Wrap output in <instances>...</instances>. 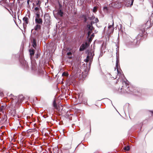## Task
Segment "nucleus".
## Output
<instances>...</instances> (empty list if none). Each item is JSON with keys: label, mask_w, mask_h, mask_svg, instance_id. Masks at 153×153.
<instances>
[{"label": "nucleus", "mask_w": 153, "mask_h": 153, "mask_svg": "<svg viewBox=\"0 0 153 153\" xmlns=\"http://www.w3.org/2000/svg\"><path fill=\"white\" fill-rule=\"evenodd\" d=\"M119 64V62L118 60V59H117V60H116V68H114L115 71H116V69L117 68V73H118L117 75L119 76H122L123 75V74H122V72H121V71H120L118 69V65Z\"/></svg>", "instance_id": "obj_1"}, {"label": "nucleus", "mask_w": 153, "mask_h": 153, "mask_svg": "<svg viewBox=\"0 0 153 153\" xmlns=\"http://www.w3.org/2000/svg\"><path fill=\"white\" fill-rule=\"evenodd\" d=\"M89 46V45L87 42H85L84 44H82L80 46L79 50L80 51L84 50L85 48H87Z\"/></svg>", "instance_id": "obj_2"}, {"label": "nucleus", "mask_w": 153, "mask_h": 153, "mask_svg": "<svg viewBox=\"0 0 153 153\" xmlns=\"http://www.w3.org/2000/svg\"><path fill=\"white\" fill-rule=\"evenodd\" d=\"M92 24L91 23V25L90 24L89 25H88L87 26L88 29L89 30L88 31V37H89L90 36V34L92 33V27H91Z\"/></svg>", "instance_id": "obj_3"}, {"label": "nucleus", "mask_w": 153, "mask_h": 153, "mask_svg": "<svg viewBox=\"0 0 153 153\" xmlns=\"http://www.w3.org/2000/svg\"><path fill=\"white\" fill-rule=\"evenodd\" d=\"M36 22L38 24H42V19L40 18H36Z\"/></svg>", "instance_id": "obj_4"}, {"label": "nucleus", "mask_w": 153, "mask_h": 153, "mask_svg": "<svg viewBox=\"0 0 153 153\" xmlns=\"http://www.w3.org/2000/svg\"><path fill=\"white\" fill-rule=\"evenodd\" d=\"M33 46V47L36 48V41L35 39H33L32 44Z\"/></svg>", "instance_id": "obj_5"}, {"label": "nucleus", "mask_w": 153, "mask_h": 153, "mask_svg": "<svg viewBox=\"0 0 153 153\" xmlns=\"http://www.w3.org/2000/svg\"><path fill=\"white\" fill-rule=\"evenodd\" d=\"M56 108L57 109V110L58 111V112H60L61 111L62 109V107L61 106V105H59L56 107Z\"/></svg>", "instance_id": "obj_6"}, {"label": "nucleus", "mask_w": 153, "mask_h": 153, "mask_svg": "<svg viewBox=\"0 0 153 153\" xmlns=\"http://www.w3.org/2000/svg\"><path fill=\"white\" fill-rule=\"evenodd\" d=\"M23 20L26 24H27L28 22V19L27 17H25L23 18Z\"/></svg>", "instance_id": "obj_7"}, {"label": "nucleus", "mask_w": 153, "mask_h": 153, "mask_svg": "<svg viewBox=\"0 0 153 153\" xmlns=\"http://www.w3.org/2000/svg\"><path fill=\"white\" fill-rule=\"evenodd\" d=\"M29 52L30 53V55L31 56V58L32 56H33L34 53V50L33 49L30 50Z\"/></svg>", "instance_id": "obj_8"}, {"label": "nucleus", "mask_w": 153, "mask_h": 153, "mask_svg": "<svg viewBox=\"0 0 153 153\" xmlns=\"http://www.w3.org/2000/svg\"><path fill=\"white\" fill-rule=\"evenodd\" d=\"M98 22V20L97 18H94L93 19V21L92 22V24L93 23H97Z\"/></svg>", "instance_id": "obj_9"}, {"label": "nucleus", "mask_w": 153, "mask_h": 153, "mask_svg": "<svg viewBox=\"0 0 153 153\" xmlns=\"http://www.w3.org/2000/svg\"><path fill=\"white\" fill-rule=\"evenodd\" d=\"M57 14L61 16H62L63 14V12L61 10H60L58 12Z\"/></svg>", "instance_id": "obj_10"}, {"label": "nucleus", "mask_w": 153, "mask_h": 153, "mask_svg": "<svg viewBox=\"0 0 153 153\" xmlns=\"http://www.w3.org/2000/svg\"><path fill=\"white\" fill-rule=\"evenodd\" d=\"M40 25H37L34 28L35 30H37L39 29L40 28Z\"/></svg>", "instance_id": "obj_11"}, {"label": "nucleus", "mask_w": 153, "mask_h": 153, "mask_svg": "<svg viewBox=\"0 0 153 153\" xmlns=\"http://www.w3.org/2000/svg\"><path fill=\"white\" fill-rule=\"evenodd\" d=\"M5 107L4 106L2 105L0 107V111L3 112V110L4 109Z\"/></svg>", "instance_id": "obj_12"}, {"label": "nucleus", "mask_w": 153, "mask_h": 153, "mask_svg": "<svg viewBox=\"0 0 153 153\" xmlns=\"http://www.w3.org/2000/svg\"><path fill=\"white\" fill-rule=\"evenodd\" d=\"M68 72H64L62 74V76H68Z\"/></svg>", "instance_id": "obj_13"}, {"label": "nucleus", "mask_w": 153, "mask_h": 153, "mask_svg": "<svg viewBox=\"0 0 153 153\" xmlns=\"http://www.w3.org/2000/svg\"><path fill=\"white\" fill-rule=\"evenodd\" d=\"M124 149L126 151H128L129 150L130 148L129 146H125Z\"/></svg>", "instance_id": "obj_14"}, {"label": "nucleus", "mask_w": 153, "mask_h": 153, "mask_svg": "<svg viewBox=\"0 0 153 153\" xmlns=\"http://www.w3.org/2000/svg\"><path fill=\"white\" fill-rule=\"evenodd\" d=\"M97 10V8L96 7H94L93 9V12H95Z\"/></svg>", "instance_id": "obj_15"}, {"label": "nucleus", "mask_w": 153, "mask_h": 153, "mask_svg": "<svg viewBox=\"0 0 153 153\" xmlns=\"http://www.w3.org/2000/svg\"><path fill=\"white\" fill-rule=\"evenodd\" d=\"M108 28H111L112 30H113V27L112 25H110L108 26Z\"/></svg>", "instance_id": "obj_16"}, {"label": "nucleus", "mask_w": 153, "mask_h": 153, "mask_svg": "<svg viewBox=\"0 0 153 153\" xmlns=\"http://www.w3.org/2000/svg\"><path fill=\"white\" fill-rule=\"evenodd\" d=\"M89 61V56H87V58L85 60V61L86 62H88Z\"/></svg>", "instance_id": "obj_17"}, {"label": "nucleus", "mask_w": 153, "mask_h": 153, "mask_svg": "<svg viewBox=\"0 0 153 153\" xmlns=\"http://www.w3.org/2000/svg\"><path fill=\"white\" fill-rule=\"evenodd\" d=\"M93 37H92V36H91L89 38V41L90 42L92 40V39H93Z\"/></svg>", "instance_id": "obj_18"}, {"label": "nucleus", "mask_w": 153, "mask_h": 153, "mask_svg": "<svg viewBox=\"0 0 153 153\" xmlns=\"http://www.w3.org/2000/svg\"><path fill=\"white\" fill-rule=\"evenodd\" d=\"M53 105L54 107H55L56 108V107L57 106H56V103L55 101L53 102Z\"/></svg>", "instance_id": "obj_19"}, {"label": "nucleus", "mask_w": 153, "mask_h": 153, "mask_svg": "<svg viewBox=\"0 0 153 153\" xmlns=\"http://www.w3.org/2000/svg\"><path fill=\"white\" fill-rule=\"evenodd\" d=\"M67 54L68 56H70L72 54V53L71 52H69L67 53Z\"/></svg>", "instance_id": "obj_20"}, {"label": "nucleus", "mask_w": 153, "mask_h": 153, "mask_svg": "<svg viewBox=\"0 0 153 153\" xmlns=\"http://www.w3.org/2000/svg\"><path fill=\"white\" fill-rule=\"evenodd\" d=\"M35 10L36 11H38L39 10V8L38 7H36L35 8Z\"/></svg>", "instance_id": "obj_21"}, {"label": "nucleus", "mask_w": 153, "mask_h": 153, "mask_svg": "<svg viewBox=\"0 0 153 153\" xmlns=\"http://www.w3.org/2000/svg\"><path fill=\"white\" fill-rule=\"evenodd\" d=\"M91 36L92 37H94V33H93L91 35Z\"/></svg>", "instance_id": "obj_22"}, {"label": "nucleus", "mask_w": 153, "mask_h": 153, "mask_svg": "<svg viewBox=\"0 0 153 153\" xmlns=\"http://www.w3.org/2000/svg\"><path fill=\"white\" fill-rule=\"evenodd\" d=\"M37 16L38 17H39V14H37Z\"/></svg>", "instance_id": "obj_23"}, {"label": "nucleus", "mask_w": 153, "mask_h": 153, "mask_svg": "<svg viewBox=\"0 0 153 153\" xmlns=\"http://www.w3.org/2000/svg\"><path fill=\"white\" fill-rule=\"evenodd\" d=\"M39 1H38V2L37 4V5H39Z\"/></svg>", "instance_id": "obj_24"}, {"label": "nucleus", "mask_w": 153, "mask_h": 153, "mask_svg": "<svg viewBox=\"0 0 153 153\" xmlns=\"http://www.w3.org/2000/svg\"><path fill=\"white\" fill-rule=\"evenodd\" d=\"M113 78H114V79H115L116 78V77H113Z\"/></svg>", "instance_id": "obj_25"}, {"label": "nucleus", "mask_w": 153, "mask_h": 153, "mask_svg": "<svg viewBox=\"0 0 153 153\" xmlns=\"http://www.w3.org/2000/svg\"><path fill=\"white\" fill-rule=\"evenodd\" d=\"M132 3H133V2H132V4H132Z\"/></svg>", "instance_id": "obj_26"}, {"label": "nucleus", "mask_w": 153, "mask_h": 153, "mask_svg": "<svg viewBox=\"0 0 153 153\" xmlns=\"http://www.w3.org/2000/svg\"><path fill=\"white\" fill-rule=\"evenodd\" d=\"M152 113L153 114V111H152Z\"/></svg>", "instance_id": "obj_27"}]
</instances>
